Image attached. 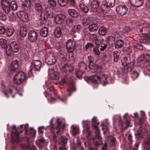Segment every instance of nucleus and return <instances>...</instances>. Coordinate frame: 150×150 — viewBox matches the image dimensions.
<instances>
[{"instance_id": "f257e3e1", "label": "nucleus", "mask_w": 150, "mask_h": 150, "mask_svg": "<svg viewBox=\"0 0 150 150\" xmlns=\"http://www.w3.org/2000/svg\"><path fill=\"white\" fill-rule=\"evenodd\" d=\"M110 76L109 73L103 74L100 77L96 75H92L89 77L84 76L85 80L91 81L94 84H98L99 82L102 84L103 86H105L108 84L107 79Z\"/></svg>"}, {"instance_id": "f03ea898", "label": "nucleus", "mask_w": 150, "mask_h": 150, "mask_svg": "<svg viewBox=\"0 0 150 150\" xmlns=\"http://www.w3.org/2000/svg\"><path fill=\"white\" fill-rule=\"evenodd\" d=\"M53 120L50 121V126L51 132L53 134V138L54 141L57 140L56 138L59 132L61 130H63L65 127L64 125L62 124V122L60 121L59 118L56 120V124L53 123Z\"/></svg>"}, {"instance_id": "7ed1b4c3", "label": "nucleus", "mask_w": 150, "mask_h": 150, "mask_svg": "<svg viewBox=\"0 0 150 150\" xmlns=\"http://www.w3.org/2000/svg\"><path fill=\"white\" fill-rule=\"evenodd\" d=\"M12 128L13 130L11 134L12 142L14 144L18 143L20 142L19 134L23 132V129L22 128L16 127L14 125L12 126Z\"/></svg>"}, {"instance_id": "20e7f679", "label": "nucleus", "mask_w": 150, "mask_h": 150, "mask_svg": "<svg viewBox=\"0 0 150 150\" xmlns=\"http://www.w3.org/2000/svg\"><path fill=\"white\" fill-rule=\"evenodd\" d=\"M45 97L50 99L51 101H55L59 99V97L57 94V91L54 89L53 86H52L48 88L45 93Z\"/></svg>"}, {"instance_id": "39448f33", "label": "nucleus", "mask_w": 150, "mask_h": 150, "mask_svg": "<svg viewBox=\"0 0 150 150\" xmlns=\"http://www.w3.org/2000/svg\"><path fill=\"white\" fill-rule=\"evenodd\" d=\"M42 65V63L39 60H34L32 62L31 68L28 72L30 76L33 75L32 70L40 71Z\"/></svg>"}, {"instance_id": "423d86ee", "label": "nucleus", "mask_w": 150, "mask_h": 150, "mask_svg": "<svg viewBox=\"0 0 150 150\" xmlns=\"http://www.w3.org/2000/svg\"><path fill=\"white\" fill-rule=\"evenodd\" d=\"M26 76L22 71L17 72L14 76L13 82L16 84L20 85L24 81Z\"/></svg>"}, {"instance_id": "0eeeda50", "label": "nucleus", "mask_w": 150, "mask_h": 150, "mask_svg": "<svg viewBox=\"0 0 150 150\" xmlns=\"http://www.w3.org/2000/svg\"><path fill=\"white\" fill-rule=\"evenodd\" d=\"M134 60L132 59L131 61L127 64L125 66H124V67L121 69L122 72L124 74H127L128 72H130L134 67Z\"/></svg>"}, {"instance_id": "6e6552de", "label": "nucleus", "mask_w": 150, "mask_h": 150, "mask_svg": "<svg viewBox=\"0 0 150 150\" xmlns=\"http://www.w3.org/2000/svg\"><path fill=\"white\" fill-rule=\"evenodd\" d=\"M127 7L123 5H120L117 7L116 11L117 13L121 16L125 15L128 11Z\"/></svg>"}, {"instance_id": "1a4fd4ad", "label": "nucleus", "mask_w": 150, "mask_h": 150, "mask_svg": "<svg viewBox=\"0 0 150 150\" xmlns=\"http://www.w3.org/2000/svg\"><path fill=\"white\" fill-rule=\"evenodd\" d=\"M76 43L75 42L71 39L68 40L66 43V47L69 52H73L75 48Z\"/></svg>"}, {"instance_id": "9d476101", "label": "nucleus", "mask_w": 150, "mask_h": 150, "mask_svg": "<svg viewBox=\"0 0 150 150\" xmlns=\"http://www.w3.org/2000/svg\"><path fill=\"white\" fill-rule=\"evenodd\" d=\"M45 59L49 65H52L56 62V58L54 54L51 53L47 54L46 56Z\"/></svg>"}, {"instance_id": "9b49d317", "label": "nucleus", "mask_w": 150, "mask_h": 150, "mask_svg": "<svg viewBox=\"0 0 150 150\" xmlns=\"http://www.w3.org/2000/svg\"><path fill=\"white\" fill-rule=\"evenodd\" d=\"M57 1L59 6L62 7L65 6L69 3L72 6L75 4V0H57Z\"/></svg>"}, {"instance_id": "f8f14e48", "label": "nucleus", "mask_w": 150, "mask_h": 150, "mask_svg": "<svg viewBox=\"0 0 150 150\" xmlns=\"http://www.w3.org/2000/svg\"><path fill=\"white\" fill-rule=\"evenodd\" d=\"M81 26L80 25L78 24L73 26L72 31L70 33V37L76 38L77 35L79 34L78 31L80 30Z\"/></svg>"}, {"instance_id": "ddd939ff", "label": "nucleus", "mask_w": 150, "mask_h": 150, "mask_svg": "<svg viewBox=\"0 0 150 150\" xmlns=\"http://www.w3.org/2000/svg\"><path fill=\"white\" fill-rule=\"evenodd\" d=\"M1 4L3 10L6 13H8L11 10L10 2L7 0H2Z\"/></svg>"}, {"instance_id": "4468645a", "label": "nucleus", "mask_w": 150, "mask_h": 150, "mask_svg": "<svg viewBox=\"0 0 150 150\" xmlns=\"http://www.w3.org/2000/svg\"><path fill=\"white\" fill-rule=\"evenodd\" d=\"M150 28V25L146 23H143L138 25L137 27V30L140 33L148 30Z\"/></svg>"}, {"instance_id": "2eb2a0df", "label": "nucleus", "mask_w": 150, "mask_h": 150, "mask_svg": "<svg viewBox=\"0 0 150 150\" xmlns=\"http://www.w3.org/2000/svg\"><path fill=\"white\" fill-rule=\"evenodd\" d=\"M18 17L22 21L26 22L28 20V17L27 13L24 11H18L17 13Z\"/></svg>"}, {"instance_id": "dca6fc26", "label": "nucleus", "mask_w": 150, "mask_h": 150, "mask_svg": "<svg viewBox=\"0 0 150 150\" xmlns=\"http://www.w3.org/2000/svg\"><path fill=\"white\" fill-rule=\"evenodd\" d=\"M61 71L63 73L66 74L68 72H71L74 70L73 67L68 64H64L62 66Z\"/></svg>"}, {"instance_id": "f3484780", "label": "nucleus", "mask_w": 150, "mask_h": 150, "mask_svg": "<svg viewBox=\"0 0 150 150\" xmlns=\"http://www.w3.org/2000/svg\"><path fill=\"white\" fill-rule=\"evenodd\" d=\"M65 18L66 16L64 15L59 14L55 17L54 21L57 24H62L64 22Z\"/></svg>"}, {"instance_id": "a211bd4d", "label": "nucleus", "mask_w": 150, "mask_h": 150, "mask_svg": "<svg viewBox=\"0 0 150 150\" xmlns=\"http://www.w3.org/2000/svg\"><path fill=\"white\" fill-rule=\"evenodd\" d=\"M77 147L80 150H84V147H86V142L83 138L77 141Z\"/></svg>"}, {"instance_id": "6ab92c4d", "label": "nucleus", "mask_w": 150, "mask_h": 150, "mask_svg": "<svg viewBox=\"0 0 150 150\" xmlns=\"http://www.w3.org/2000/svg\"><path fill=\"white\" fill-rule=\"evenodd\" d=\"M10 47L11 51L14 52H18L19 49L18 45L17 42L15 41H13L11 43Z\"/></svg>"}, {"instance_id": "aec40b11", "label": "nucleus", "mask_w": 150, "mask_h": 150, "mask_svg": "<svg viewBox=\"0 0 150 150\" xmlns=\"http://www.w3.org/2000/svg\"><path fill=\"white\" fill-rule=\"evenodd\" d=\"M131 4L135 7L141 6L144 3L143 0H129Z\"/></svg>"}, {"instance_id": "412c9836", "label": "nucleus", "mask_w": 150, "mask_h": 150, "mask_svg": "<svg viewBox=\"0 0 150 150\" xmlns=\"http://www.w3.org/2000/svg\"><path fill=\"white\" fill-rule=\"evenodd\" d=\"M95 19L93 17L89 16L84 18L83 20V23L85 25H87L93 23Z\"/></svg>"}, {"instance_id": "4be33fe9", "label": "nucleus", "mask_w": 150, "mask_h": 150, "mask_svg": "<svg viewBox=\"0 0 150 150\" xmlns=\"http://www.w3.org/2000/svg\"><path fill=\"white\" fill-rule=\"evenodd\" d=\"M74 83L73 82H71L69 83V88L67 90V92L68 96L71 95L72 93L75 90Z\"/></svg>"}, {"instance_id": "5701e85b", "label": "nucleus", "mask_w": 150, "mask_h": 150, "mask_svg": "<svg viewBox=\"0 0 150 150\" xmlns=\"http://www.w3.org/2000/svg\"><path fill=\"white\" fill-rule=\"evenodd\" d=\"M31 3L29 0L24 1L22 4V8L25 11H27L31 7Z\"/></svg>"}, {"instance_id": "b1692460", "label": "nucleus", "mask_w": 150, "mask_h": 150, "mask_svg": "<svg viewBox=\"0 0 150 150\" xmlns=\"http://www.w3.org/2000/svg\"><path fill=\"white\" fill-rule=\"evenodd\" d=\"M46 12L47 13V17L51 18L55 16L54 9L52 8H49L46 9Z\"/></svg>"}, {"instance_id": "393cba45", "label": "nucleus", "mask_w": 150, "mask_h": 150, "mask_svg": "<svg viewBox=\"0 0 150 150\" xmlns=\"http://www.w3.org/2000/svg\"><path fill=\"white\" fill-rule=\"evenodd\" d=\"M69 14L72 17L76 18L78 17L79 14L77 11L74 9H69L68 10Z\"/></svg>"}, {"instance_id": "a878e982", "label": "nucleus", "mask_w": 150, "mask_h": 150, "mask_svg": "<svg viewBox=\"0 0 150 150\" xmlns=\"http://www.w3.org/2000/svg\"><path fill=\"white\" fill-rule=\"evenodd\" d=\"M19 67L18 61L17 60H14L12 62L10 66L11 70L14 71L16 70Z\"/></svg>"}, {"instance_id": "bb28decb", "label": "nucleus", "mask_w": 150, "mask_h": 150, "mask_svg": "<svg viewBox=\"0 0 150 150\" xmlns=\"http://www.w3.org/2000/svg\"><path fill=\"white\" fill-rule=\"evenodd\" d=\"M94 144L96 146L101 145L102 144V138L100 136H99L95 138H92Z\"/></svg>"}, {"instance_id": "cd10ccee", "label": "nucleus", "mask_w": 150, "mask_h": 150, "mask_svg": "<svg viewBox=\"0 0 150 150\" xmlns=\"http://www.w3.org/2000/svg\"><path fill=\"white\" fill-rule=\"evenodd\" d=\"M47 19V16L45 13H42L40 16V25L45 23Z\"/></svg>"}, {"instance_id": "c85d7f7f", "label": "nucleus", "mask_w": 150, "mask_h": 150, "mask_svg": "<svg viewBox=\"0 0 150 150\" xmlns=\"http://www.w3.org/2000/svg\"><path fill=\"white\" fill-rule=\"evenodd\" d=\"M100 5V2L97 0H93L90 4L91 6L94 10H96L99 7Z\"/></svg>"}, {"instance_id": "c756f323", "label": "nucleus", "mask_w": 150, "mask_h": 150, "mask_svg": "<svg viewBox=\"0 0 150 150\" xmlns=\"http://www.w3.org/2000/svg\"><path fill=\"white\" fill-rule=\"evenodd\" d=\"M143 144L144 150H150V137L145 139Z\"/></svg>"}, {"instance_id": "7c9ffc66", "label": "nucleus", "mask_w": 150, "mask_h": 150, "mask_svg": "<svg viewBox=\"0 0 150 150\" xmlns=\"http://www.w3.org/2000/svg\"><path fill=\"white\" fill-rule=\"evenodd\" d=\"M79 7L81 10L85 13H87L89 11L88 7L83 2L79 3Z\"/></svg>"}, {"instance_id": "2f4dec72", "label": "nucleus", "mask_w": 150, "mask_h": 150, "mask_svg": "<svg viewBox=\"0 0 150 150\" xmlns=\"http://www.w3.org/2000/svg\"><path fill=\"white\" fill-rule=\"evenodd\" d=\"M50 77L52 79L54 80H58L59 78L58 72L53 70L51 71Z\"/></svg>"}, {"instance_id": "473e14b6", "label": "nucleus", "mask_w": 150, "mask_h": 150, "mask_svg": "<svg viewBox=\"0 0 150 150\" xmlns=\"http://www.w3.org/2000/svg\"><path fill=\"white\" fill-rule=\"evenodd\" d=\"M48 29L47 27L43 28L40 31V34L41 36L44 38L46 37L48 34Z\"/></svg>"}, {"instance_id": "72a5a7b5", "label": "nucleus", "mask_w": 150, "mask_h": 150, "mask_svg": "<svg viewBox=\"0 0 150 150\" xmlns=\"http://www.w3.org/2000/svg\"><path fill=\"white\" fill-rule=\"evenodd\" d=\"M67 142V139L65 136H62L59 138L58 140V143L61 145L66 144Z\"/></svg>"}, {"instance_id": "f704fd0d", "label": "nucleus", "mask_w": 150, "mask_h": 150, "mask_svg": "<svg viewBox=\"0 0 150 150\" xmlns=\"http://www.w3.org/2000/svg\"><path fill=\"white\" fill-rule=\"evenodd\" d=\"M78 67L79 70L84 72L87 69V65L83 62H81L78 63Z\"/></svg>"}, {"instance_id": "c9c22d12", "label": "nucleus", "mask_w": 150, "mask_h": 150, "mask_svg": "<svg viewBox=\"0 0 150 150\" xmlns=\"http://www.w3.org/2000/svg\"><path fill=\"white\" fill-rule=\"evenodd\" d=\"M0 45L3 49L7 48L8 45L7 40L4 38H0Z\"/></svg>"}, {"instance_id": "e433bc0d", "label": "nucleus", "mask_w": 150, "mask_h": 150, "mask_svg": "<svg viewBox=\"0 0 150 150\" xmlns=\"http://www.w3.org/2000/svg\"><path fill=\"white\" fill-rule=\"evenodd\" d=\"M35 143L38 147L42 148L45 145V141L44 139H39L36 140Z\"/></svg>"}, {"instance_id": "4c0bfd02", "label": "nucleus", "mask_w": 150, "mask_h": 150, "mask_svg": "<svg viewBox=\"0 0 150 150\" xmlns=\"http://www.w3.org/2000/svg\"><path fill=\"white\" fill-rule=\"evenodd\" d=\"M132 60L129 57H124L121 60L122 64L124 66Z\"/></svg>"}, {"instance_id": "58836bf2", "label": "nucleus", "mask_w": 150, "mask_h": 150, "mask_svg": "<svg viewBox=\"0 0 150 150\" xmlns=\"http://www.w3.org/2000/svg\"><path fill=\"white\" fill-rule=\"evenodd\" d=\"M98 29L97 25L95 23L90 24L88 26L89 30L91 32L96 31Z\"/></svg>"}, {"instance_id": "ea45409f", "label": "nucleus", "mask_w": 150, "mask_h": 150, "mask_svg": "<svg viewBox=\"0 0 150 150\" xmlns=\"http://www.w3.org/2000/svg\"><path fill=\"white\" fill-rule=\"evenodd\" d=\"M71 133L73 135L75 136L79 133V128L76 126L72 125L71 127Z\"/></svg>"}, {"instance_id": "a19ab883", "label": "nucleus", "mask_w": 150, "mask_h": 150, "mask_svg": "<svg viewBox=\"0 0 150 150\" xmlns=\"http://www.w3.org/2000/svg\"><path fill=\"white\" fill-rule=\"evenodd\" d=\"M34 8L38 12H42L43 11L42 6L38 3H36L35 4Z\"/></svg>"}, {"instance_id": "79ce46f5", "label": "nucleus", "mask_w": 150, "mask_h": 150, "mask_svg": "<svg viewBox=\"0 0 150 150\" xmlns=\"http://www.w3.org/2000/svg\"><path fill=\"white\" fill-rule=\"evenodd\" d=\"M62 31L60 28L57 27L55 30L54 34L55 38H59L61 36Z\"/></svg>"}, {"instance_id": "37998d69", "label": "nucleus", "mask_w": 150, "mask_h": 150, "mask_svg": "<svg viewBox=\"0 0 150 150\" xmlns=\"http://www.w3.org/2000/svg\"><path fill=\"white\" fill-rule=\"evenodd\" d=\"M75 72L77 77L80 79H82L83 74L84 73V71H82L77 69H75Z\"/></svg>"}, {"instance_id": "c03bdc74", "label": "nucleus", "mask_w": 150, "mask_h": 150, "mask_svg": "<svg viewBox=\"0 0 150 150\" xmlns=\"http://www.w3.org/2000/svg\"><path fill=\"white\" fill-rule=\"evenodd\" d=\"M10 6L11 9L14 11L17 10L18 6L16 3L14 1H12L10 2Z\"/></svg>"}, {"instance_id": "a18cd8bd", "label": "nucleus", "mask_w": 150, "mask_h": 150, "mask_svg": "<svg viewBox=\"0 0 150 150\" xmlns=\"http://www.w3.org/2000/svg\"><path fill=\"white\" fill-rule=\"evenodd\" d=\"M124 43V41L122 40H117L115 43L116 47L119 48L122 47Z\"/></svg>"}, {"instance_id": "49530a36", "label": "nucleus", "mask_w": 150, "mask_h": 150, "mask_svg": "<svg viewBox=\"0 0 150 150\" xmlns=\"http://www.w3.org/2000/svg\"><path fill=\"white\" fill-rule=\"evenodd\" d=\"M107 6L110 7H112L115 5V0H105Z\"/></svg>"}, {"instance_id": "de8ad7c7", "label": "nucleus", "mask_w": 150, "mask_h": 150, "mask_svg": "<svg viewBox=\"0 0 150 150\" xmlns=\"http://www.w3.org/2000/svg\"><path fill=\"white\" fill-rule=\"evenodd\" d=\"M83 127L84 129L88 130L90 128L89 122L88 121H83Z\"/></svg>"}, {"instance_id": "09e8293b", "label": "nucleus", "mask_w": 150, "mask_h": 150, "mask_svg": "<svg viewBox=\"0 0 150 150\" xmlns=\"http://www.w3.org/2000/svg\"><path fill=\"white\" fill-rule=\"evenodd\" d=\"M127 114L125 113L124 115H123V118H124L126 120V122H125V124H126V126L124 128V129H126L129 127V124H130V122L129 120H128L127 118Z\"/></svg>"}, {"instance_id": "8fccbe9b", "label": "nucleus", "mask_w": 150, "mask_h": 150, "mask_svg": "<svg viewBox=\"0 0 150 150\" xmlns=\"http://www.w3.org/2000/svg\"><path fill=\"white\" fill-rule=\"evenodd\" d=\"M114 56V60L115 62H117L120 56V53L117 51H115L113 53Z\"/></svg>"}, {"instance_id": "3c124183", "label": "nucleus", "mask_w": 150, "mask_h": 150, "mask_svg": "<svg viewBox=\"0 0 150 150\" xmlns=\"http://www.w3.org/2000/svg\"><path fill=\"white\" fill-rule=\"evenodd\" d=\"M58 27L60 28L61 31L63 32H67V30L66 27V25L64 23H63L62 24H60Z\"/></svg>"}, {"instance_id": "603ef678", "label": "nucleus", "mask_w": 150, "mask_h": 150, "mask_svg": "<svg viewBox=\"0 0 150 150\" xmlns=\"http://www.w3.org/2000/svg\"><path fill=\"white\" fill-rule=\"evenodd\" d=\"M106 33V28L104 27H101L99 30V34L101 35H105Z\"/></svg>"}, {"instance_id": "864d4df0", "label": "nucleus", "mask_w": 150, "mask_h": 150, "mask_svg": "<svg viewBox=\"0 0 150 150\" xmlns=\"http://www.w3.org/2000/svg\"><path fill=\"white\" fill-rule=\"evenodd\" d=\"M38 36V34L35 31L31 30L30 31L29 34V37L35 38Z\"/></svg>"}, {"instance_id": "5fc2aeb1", "label": "nucleus", "mask_w": 150, "mask_h": 150, "mask_svg": "<svg viewBox=\"0 0 150 150\" xmlns=\"http://www.w3.org/2000/svg\"><path fill=\"white\" fill-rule=\"evenodd\" d=\"M97 120L96 117H93L92 119V126L93 127H96V126L98 125L99 123L97 122Z\"/></svg>"}, {"instance_id": "6e6d98bb", "label": "nucleus", "mask_w": 150, "mask_h": 150, "mask_svg": "<svg viewBox=\"0 0 150 150\" xmlns=\"http://www.w3.org/2000/svg\"><path fill=\"white\" fill-rule=\"evenodd\" d=\"M26 34L27 31L25 28H23L21 29L20 31V34L21 37H24L26 35Z\"/></svg>"}, {"instance_id": "4d7b16f0", "label": "nucleus", "mask_w": 150, "mask_h": 150, "mask_svg": "<svg viewBox=\"0 0 150 150\" xmlns=\"http://www.w3.org/2000/svg\"><path fill=\"white\" fill-rule=\"evenodd\" d=\"M14 29L13 28L8 29L6 31V33L8 36H11L14 33Z\"/></svg>"}, {"instance_id": "13d9d810", "label": "nucleus", "mask_w": 150, "mask_h": 150, "mask_svg": "<svg viewBox=\"0 0 150 150\" xmlns=\"http://www.w3.org/2000/svg\"><path fill=\"white\" fill-rule=\"evenodd\" d=\"M144 60L146 62H150V54L146 53L144 56Z\"/></svg>"}, {"instance_id": "bf43d9fd", "label": "nucleus", "mask_w": 150, "mask_h": 150, "mask_svg": "<svg viewBox=\"0 0 150 150\" xmlns=\"http://www.w3.org/2000/svg\"><path fill=\"white\" fill-rule=\"evenodd\" d=\"M138 75V73L136 71H133L131 74V77L134 80L136 79Z\"/></svg>"}, {"instance_id": "052dcab7", "label": "nucleus", "mask_w": 150, "mask_h": 150, "mask_svg": "<svg viewBox=\"0 0 150 150\" xmlns=\"http://www.w3.org/2000/svg\"><path fill=\"white\" fill-rule=\"evenodd\" d=\"M139 40L141 43H146L147 41L148 42L150 41V38H140Z\"/></svg>"}, {"instance_id": "680f3d73", "label": "nucleus", "mask_w": 150, "mask_h": 150, "mask_svg": "<svg viewBox=\"0 0 150 150\" xmlns=\"http://www.w3.org/2000/svg\"><path fill=\"white\" fill-rule=\"evenodd\" d=\"M48 3L52 7H55L56 6V1L54 0H49Z\"/></svg>"}, {"instance_id": "e2e57ef3", "label": "nucleus", "mask_w": 150, "mask_h": 150, "mask_svg": "<svg viewBox=\"0 0 150 150\" xmlns=\"http://www.w3.org/2000/svg\"><path fill=\"white\" fill-rule=\"evenodd\" d=\"M103 42L102 40H100V38H97L96 39L95 42L97 45V47H99L100 45Z\"/></svg>"}, {"instance_id": "0e129e2a", "label": "nucleus", "mask_w": 150, "mask_h": 150, "mask_svg": "<svg viewBox=\"0 0 150 150\" xmlns=\"http://www.w3.org/2000/svg\"><path fill=\"white\" fill-rule=\"evenodd\" d=\"M17 90V88L13 86H11L9 87V89L8 90V92L11 94L12 93V91L14 90Z\"/></svg>"}, {"instance_id": "69168bd1", "label": "nucleus", "mask_w": 150, "mask_h": 150, "mask_svg": "<svg viewBox=\"0 0 150 150\" xmlns=\"http://www.w3.org/2000/svg\"><path fill=\"white\" fill-rule=\"evenodd\" d=\"M93 129H95V134L97 137H98L100 134V131L98 127L97 126H96V127H93Z\"/></svg>"}, {"instance_id": "338daca9", "label": "nucleus", "mask_w": 150, "mask_h": 150, "mask_svg": "<svg viewBox=\"0 0 150 150\" xmlns=\"http://www.w3.org/2000/svg\"><path fill=\"white\" fill-rule=\"evenodd\" d=\"M93 53L96 55H98L100 53V52L97 47H94L93 49Z\"/></svg>"}, {"instance_id": "774afa93", "label": "nucleus", "mask_w": 150, "mask_h": 150, "mask_svg": "<svg viewBox=\"0 0 150 150\" xmlns=\"http://www.w3.org/2000/svg\"><path fill=\"white\" fill-rule=\"evenodd\" d=\"M30 134H32L33 137H34L35 135L36 132L35 130L32 127H30Z\"/></svg>"}]
</instances>
